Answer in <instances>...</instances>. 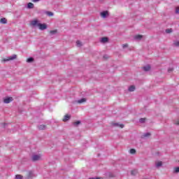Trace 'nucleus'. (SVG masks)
<instances>
[{
    "label": "nucleus",
    "instance_id": "obj_31",
    "mask_svg": "<svg viewBox=\"0 0 179 179\" xmlns=\"http://www.w3.org/2000/svg\"><path fill=\"white\" fill-rule=\"evenodd\" d=\"M150 68H143V71L144 72H149V71H150Z\"/></svg>",
    "mask_w": 179,
    "mask_h": 179
},
{
    "label": "nucleus",
    "instance_id": "obj_6",
    "mask_svg": "<svg viewBox=\"0 0 179 179\" xmlns=\"http://www.w3.org/2000/svg\"><path fill=\"white\" fill-rule=\"evenodd\" d=\"M101 17H103V19H106L108 16V12L107 10L102 11L101 13Z\"/></svg>",
    "mask_w": 179,
    "mask_h": 179
},
{
    "label": "nucleus",
    "instance_id": "obj_13",
    "mask_svg": "<svg viewBox=\"0 0 179 179\" xmlns=\"http://www.w3.org/2000/svg\"><path fill=\"white\" fill-rule=\"evenodd\" d=\"M113 127H120V128H124V124H120V123H113Z\"/></svg>",
    "mask_w": 179,
    "mask_h": 179
},
{
    "label": "nucleus",
    "instance_id": "obj_1",
    "mask_svg": "<svg viewBox=\"0 0 179 179\" xmlns=\"http://www.w3.org/2000/svg\"><path fill=\"white\" fill-rule=\"evenodd\" d=\"M31 26H37L39 30H45L47 29V24H41L38 22V20H35L31 22Z\"/></svg>",
    "mask_w": 179,
    "mask_h": 179
},
{
    "label": "nucleus",
    "instance_id": "obj_17",
    "mask_svg": "<svg viewBox=\"0 0 179 179\" xmlns=\"http://www.w3.org/2000/svg\"><path fill=\"white\" fill-rule=\"evenodd\" d=\"M129 92H135V86L131 85L129 87Z\"/></svg>",
    "mask_w": 179,
    "mask_h": 179
},
{
    "label": "nucleus",
    "instance_id": "obj_5",
    "mask_svg": "<svg viewBox=\"0 0 179 179\" xmlns=\"http://www.w3.org/2000/svg\"><path fill=\"white\" fill-rule=\"evenodd\" d=\"M41 159V155H34L32 156V162H37Z\"/></svg>",
    "mask_w": 179,
    "mask_h": 179
},
{
    "label": "nucleus",
    "instance_id": "obj_21",
    "mask_svg": "<svg viewBox=\"0 0 179 179\" xmlns=\"http://www.w3.org/2000/svg\"><path fill=\"white\" fill-rule=\"evenodd\" d=\"M173 45H174L175 47H179V41H175L173 42Z\"/></svg>",
    "mask_w": 179,
    "mask_h": 179
},
{
    "label": "nucleus",
    "instance_id": "obj_27",
    "mask_svg": "<svg viewBox=\"0 0 179 179\" xmlns=\"http://www.w3.org/2000/svg\"><path fill=\"white\" fill-rule=\"evenodd\" d=\"M136 40H141L142 38V36L141 35H136L135 36Z\"/></svg>",
    "mask_w": 179,
    "mask_h": 179
},
{
    "label": "nucleus",
    "instance_id": "obj_3",
    "mask_svg": "<svg viewBox=\"0 0 179 179\" xmlns=\"http://www.w3.org/2000/svg\"><path fill=\"white\" fill-rule=\"evenodd\" d=\"M34 177H36L34 172L33 171H28L27 172V176H26L25 178L26 179H31V178H34Z\"/></svg>",
    "mask_w": 179,
    "mask_h": 179
},
{
    "label": "nucleus",
    "instance_id": "obj_25",
    "mask_svg": "<svg viewBox=\"0 0 179 179\" xmlns=\"http://www.w3.org/2000/svg\"><path fill=\"white\" fill-rule=\"evenodd\" d=\"M145 121H146V118H140L139 120V122H141V124H143Z\"/></svg>",
    "mask_w": 179,
    "mask_h": 179
},
{
    "label": "nucleus",
    "instance_id": "obj_29",
    "mask_svg": "<svg viewBox=\"0 0 179 179\" xmlns=\"http://www.w3.org/2000/svg\"><path fill=\"white\" fill-rule=\"evenodd\" d=\"M79 124H80V121H77L73 123V125H74V127H78V125H79Z\"/></svg>",
    "mask_w": 179,
    "mask_h": 179
},
{
    "label": "nucleus",
    "instance_id": "obj_11",
    "mask_svg": "<svg viewBox=\"0 0 179 179\" xmlns=\"http://www.w3.org/2000/svg\"><path fill=\"white\" fill-rule=\"evenodd\" d=\"M27 62L28 64H32V62H34V58L31 57L27 59Z\"/></svg>",
    "mask_w": 179,
    "mask_h": 179
},
{
    "label": "nucleus",
    "instance_id": "obj_9",
    "mask_svg": "<svg viewBox=\"0 0 179 179\" xmlns=\"http://www.w3.org/2000/svg\"><path fill=\"white\" fill-rule=\"evenodd\" d=\"M101 43H102L103 44H106V43H108V38H107V37L101 38Z\"/></svg>",
    "mask_w": 179,
    "mask_h": 179
},
{
    "label": "nucleus",
    "instance_id": "obj_7",
    "mask_svg": "<svg viewBox=\"0 0 179 179\" xmlns=\"http://www.w3.org/2000/svg\"><path fill=\"white\" fill-rule=\"evenodd\" d=\"M47 129V126L45 124H39L38 125V129H39V131H43L44 129Z\"/></svg>",
    "mask_w": 179,
    "mask_h": 179
},
{
    "label": "nucleus",
    "instance_id": "obj_16",
    "mask_svg": "<svg viewBox=\"0 0 179 179\" xmlns=\"http://www.w3.org/2000/svg\"><path fill=\"white\" fill-rule=\"evenodd\" d=\"M85 102H86V98H83L78 101V103H79V104H82V103H85Z\"/></svg>",
    "mask_w": 179,
    "mask_h": 179
},
{
    "label": "nucleus",
    "instance_id": "obj_10",
    "mask_svg": "<svg viewBox=\"0 0 179 179\" xmlns=\"http://www.w3.org/2000/svg\"><path fill=\"white\" fill-rule=\"evenodd\" d=\"M0 23H1V24H6V23H8V20H6L5 17L1 18L0 20Z\"/></svg>",
    "mask_w": 179,
    "mask_h": 179
},
{
    "label": "nucleus",
    "instance_id": "obj_12",
    "mask_svg": "<svg viewBox=\"0 0 179 179\" xmlns=\"http://www.w3.org/2000/svg\"><path fill=\"white\" fill-rule=\"evenodd\" d=\"M27 8L28 9H33V8H34V4L33 3H28Z\"/></svg>",
    "mask_w": 179,
    "mask_h": 179
},
{
    "label": "nucleus",
    "instance_id": "obj_24",
    "mask_svg": "<svg viewBox=\"0 0 179 179\" xmlns=\"http://www.w3.org/2000/svg\"><path fill=\"white\" fill-rule=\"evenodd\" d=\"M166 33H167L168 34H170V33H173V29H166Z\"/></svg>",
    "mask_w": 179,
    "mask_h": 179
},
{
    "label": "nucleus",
    "instance_id": "obj_34",
    "mask_svg": "<svg viewBox=\"0 0 179 179\" xmlns=\"http://www.w3.org/2000/svg\"><path fill=\"white\" fill-rule=\"evenodd\" d=\"M173 68H171V69H168V72H173Z\"/></svg>",
    "mask_w": 179,
    "mask_h": 179
},
{
    "label": "nucleus",
    "instance_id": "obj_4",
    "mask_svg": "<svg viewBox=\"0 0 179 179\" xmlns=\"http://www.w3.org/2000/svg\"><path fill=\"white\" fill-rule=\"evenodd\" d=\"M11 101H13V97H6L3 99V103L5 104H9V103H11Z\"/></svg>",
    "mask_w": 179,
    "mask_h": 179
},
{
    "label": "nucleus",
    "instance_id": "obj_33",
    "mask_svg": "<svg viewBox=\"0 0 179 179\" xmlns=\"http://www.w3.org/2000/svg\"><path fill=\"white\" fill-rule=\"evenodd\" d=\"M143 68H152V66L150 64H147L145 66H143Z\"/></svg>",
    "mask_w": 179,
    "mask_h": 179
},
{
    "label": "nucleus",
    "instance_id": "obj_15",
    "mask_svg": "<svg viewBox=\"0 0 179 179\" xmlns=\"http://www.w3.org/2000/svg\"><path fill=\"white\" fill-rule=\"evenodd\" d=\"M57 33H58V31L57 29L50 31V34H51V36H54L57 34Z\"/></svg>",
    "mask_w": 179,
    "mask_h": 179
},
{
    "label": "nucleus",
    "instance_id": "obj_20",
    "mask_svg": "<svg viewBox=\"0 0 179 179\" xmlns=\"http://www.w3.org/2000/svg\"><path fill=\"white\" fill-rule=\"evenodd\" d=\"M76 45L77 47H82L83 45L82 44V42H80V41H77Z\"/></svg>",
    "mask_w": 179,
    "mask_h": 179
},
{
    "label": "nucleus",
    "instance_id": "obj_19",
    "mask_svg": "<svg viewBox=\"0 0 179 179\" xmlns=\"http://www.w3.org/2000/svg\"><path fill=\"white\" fill-rule=\"evenodd\" d=\"M129 153H131V155H135V153H136V150L134 148H131L129 150Z\"/></svg>",
    "mask_w": 179,
    "mask_h": 179
},
{
    "label": "nucleus",
    "instance_id": "obj_28",
    "mask_svg": "<svg viewBox=\"0 0 179 179\" xmlns=\"http://www.w3.org/2000/svg\"><path fill=\"white\" fill-rule=\"evenodd\" d=\"M162 162H159L156 164V167H162Z\"/></svg>",
    "mask_w": 179,
    "mask_h": 179
},
{
    "label": "nucleus",
    "instance_id": "obj_36",
    "mask_svg": "<svg viewBox=\"0 0 179 179\" xmlns=\"http://www.w3.org/2000/svg\"><path fill=\"white\" fill-rule=\"evenodd\" d=\"M3 125H6V123H3Z\"/></svg>",
    "mask_w": 179,
    "mask_h": 179
},
{
    "label": "nucleus",
    "instance_id": "obj_22",
    "mask_svg": "<svg viewBox=\"0 0 179 179\" xmlns=\"http://www.w3.org/2000/svg\"><path fill=\"white\" fill-rule=\"evenodd\" d=\"M173 173H179V166L174 168Z\"/></svg>",
    "mask_w": 179,
    "mask_h": 179
},
{
    "label": "nucleus",
    "instance_id": "obj_8",
    "mask_svg": "<svg viewBox=\"0 0 179 179\" xmlns=\"http://www.w3.org/2000/svg\"><path fill=\"white\" fill-rule=\"evenodd\" d=\"M70 120H71V115H64V117L62 121H63L64 122H66V121H69Z\"/></svg>",
    "mask_w": 179,
    "mask_h": 179
},
{
    "label": "nucleus",
    "instance_id": "obj_2",
    "mask_svg": "<svg viewBox=\"0 0 179 179\" xmlns=\"http://www.w3.org/2000/svg\"><path fill=\"white\" fill-rule=\"evenodd\" d=\"M17 58V55H13L12 56L4 58L2 60V62H8V61H13V59H16Z\"/></svg>",
    "mask_w": 179,
    "mask_h": 179
},
{
    "label": "nucleus",
    "instance_id": "obj_26",
    "mask_svg": "<svg viewBox=\"0 0 179 179\" xmlns=\"http://www.w3.org/2000/svg\"><path fill=\"white\" fill-rule=\"evenodd\" d=\"M15 179H23V176L22 175H16Z\"/></svg>",
    "mask_w": 179,
    "mask_h": 179
},
{
    "label": "nucleus",
    "instance_id": "obj_23",
    "mask_svg": "<svg viewBox=\"0 0 179 179\" xmlns=\"http://www.w3.org/2000/svg\"><path fill=\"white\" fill-rule=\"evenodd\" d=\"M110 58V56L108 55H104L103 57V59L106 61V59H108Z\"/></svg>",
    "mask_w": 179,
    "mask_h": 179
},
{
    "label": "nucleus",
    "instance_id": "obj_32",
    "mask_svg": "<svg viewBox=\"0 0 179 179\" xmlns=\"http://www.w3.org/2000/svg\"><path fill=\"white\" fill-rule=\"evenodd\" d=\"M122 48H128V43L123 44L122 45Z\"/></svg>",
    "mask_w": 179,
    "mask_h": 179
},
{
    "label": "nucleus",
    "instance_id": "obj_18",
    "mask_svg": "<svg viewBox=\"0 0 179 179\" xmlns=\"http://www.w3.org/2000/svg\"><path fill=\"white\" fill-rule=\"evenodd\" d=\"M148 136H150V133H145L141 138H148Z\"/></svg>",
    "mask_w": 179,
    "mask_h": 179
},
{
    "label": "nucleus",
    "instance_id": "obj_14",
    "mask_svg": "<svg viewBox=\"0 0 179 179\" xmlns=\"http://www.w3.org/2000/svg\"><path fill=\"white\" fill-rule=\"evenodd\" d=\"M45 15H47L48 16L51 17L54 16V13H52L51 11H46Z\"/></svg>",
    "mask_w": 179,
    "mask_h": 179
},
{
    "label": "nucleus",
    "instance_id": "obj_35",
    "mask_svg": "<svg viewBox=\"0 0 179 179\" xmlns=\"http://www.w3.org/2000/svg\"><path fill=\"white\" fill-rule=\"evenodd\" d=\"M31 1L36 3V2H40V0H31Z\"/></svg>",
    "mask_w": 179,
    "mask_h": 179
},
{
    "label": "nucleus",
    "instance_id": "obj_30",
    "mask_svg": "<svg viewBox=\"0 0 179 179\" xmlns=\"http://www.w3.org/2000/svg\"><path fill=\"white\" fill-rule=\"evenodd\" d=\"M136 173H138L136 170L131 171V176H136Z\"/></svg>",
    "mask_w": 179,
    "mask_h": 179
}]
</instances>
